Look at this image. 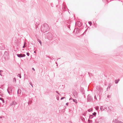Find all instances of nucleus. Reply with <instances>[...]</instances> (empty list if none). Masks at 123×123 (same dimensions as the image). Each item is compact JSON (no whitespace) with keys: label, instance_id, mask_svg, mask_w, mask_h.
I'll return each instance as SVG.
<instances>
[{"label":"nucleus","instance_id":"8fccbe9b","mask_svg":"<svg viewBox=\"0 0 123 123\" xmlns=\"http://www.w3.org/2000/svg\"><path fill=\"white\" fill-rule=\"evenodd\" d=\"M48 57H49V58H50V57H49V56H48Z\"/></svg>","mask_w":123,"mask_h":123},{"label":"nucleus","instance_id":"f704fd0d","mask_svg":"<svg viewBox=\"0 0 123 123\" xmlns=\"http://www.w3.org/2000/svg\"><path fill=\"white\" fill-rule=\"evenodd\" d=\"M94 25L95 26V27H97V24L96 23Z\"/></svg>","mask_w":123,"mask_h":123},{"label":"nucleus","instance_id":"5701e85b","mask_svg":"<svg viewBox=\"0 0 123 123\" xmlns=\"http://www.w3.org/2000/svg\"><path fill=\"white\" fill-rule=\"evenodd\" d=\"M92 111V110L91 109H88L87 110V111L89 112H90Z\"/></svg>","mask_w":123,"mask_h":123},{"label":"nucleus","instance_id":"cd10ccee","mask_svg":"<svg viewBox=\"0 0 123 123\" xmlns=\"http://www.w3.org/2000/svg\"><path fill=\"white\" fill-rule=\"evenodd\" d=\"M88 122L89 123L90 122H92V120H90L89 119H88Z\"/></svg>","mask_w":123,"mask_h":123},{"label":"nucleus","instance_id":"f8f14e48","mask_svg":"<svg viewBox=\"0 0 123 123\" xmlns=\"http://www.w3.org/2000/svg\"><path fill=\"white\" fill-rule=\"evenodd\" d=\"M21 90L20 89H18L17 91V94L18 96H20V95L21 93Z\"/></svg>","mask_w":123,"mask_h":123},{"label":"nucleus","instance_id":"0eeeda50","mask_svg":"<svg viewBox=\"0 0 123 123\" xmlns=\"http://www.w3.org/2000/svg\"><path fill=\"white\" fill-rule=\"evenodd\" d=\"M18 57L21 58L25 57V54H17L16 55Z\"/></svg>","mask_w":123,"mask_h":123},{"label":"nucleus","instance_id":"a211bd4d","mask_svg":"<svg viewBox=\"0 0 123 123\" xmlns=\"http://www.w3.org/2000/svg\"><path fill=\"white\" fill-rule=\"evenodd\" d=\"M94 117L92 115H90L89 116V118L92 119L93 117Z\"/></svg>","mask_w":123,"mask_h":123},{"label":"nucleus","instance_id":"a18cd8bd","mask_svg":"<svg viewBox=\"0 0 123 123\" xmlns=\"http://www.w3.org/2000/svg\"><path fill=\"white\" fill-rule=\"evenodd\" d=\"M34 53H36V51H34Z\"/></svg>","mask_w":123,"mask_h":123},{"label":"nucleus","instance_id":"9b49d317","mask_svg":"<svg viewBox=\"0 0 123 123\" xmlns=\"http://www.w3.org/2000/svg\"><path fill=\"white\" fill-rule=\"evenodd\" d=\"M73 95L74 97H75V98H77L78 96V93L77 92H76V91H74L73 92Z\"/></svg>","mask_w":123,"mask_h":123},{"label":"nucleus","instance_id":"f257e3e1","mask_svg":"<svg viewBox=\"0 0 123 123\" xmlns=\"http://www.w3.org/2000/svg\"><path fill=\"white\" fill-rule=\"evenodd\" d=\"M41 31L43 33L49 31V28L47 24H44L42 25L41 27Z\"/></svg>","mask_w":123,"mask_h":123},{"label":"nucleus","instance_id":"4468645a","mask_svg":"<svg viewBox=\"0 0 123 123\" xmlns=\"http://www.w3.org/2000/svg\"><path fill=\"white\" fill-rule=\"evenodd\" d=\"M78 25L79 26H80L82 25L81 22L80 21L78 22Z\"/></svg>","mask_w":123,"mask_h":123},{"label":"nucleus","instance_id":"412c9836","mask_svg":"<svg viewBox=\"0 0 123 123\" xmlns=\"http://www.w3.org/2000/svg\"><path fill=\"white\" fill-rule=\"evenodd\" d=\"M13 81L15 83H16V80L15 78H13Z\"/></svg>","mask_w":123,"mask_h":123},{"label":"nucleus","instance_id":"c85d7f7f","mask_svg":"<svg viewBox=\"0 0 123 123\" xmlns=\"http://www.w3.org/2000/svg\"><path fill=\"white\" fill-rule=\"evenodd\" d=\"M94 98L96 100H97V98L96 95H95L94 96Z\"/></svg>","mask_w":123,"mask_h":123},{"label":"nucleus","instance_id":"7ed1b4c3","mask_svg":"<svg viewBox=\"0 0 123 123\" xmlns=\"http://www.w3.org/2000/svg\"><path fill=\"white\" fill-rule=\"evenodd\" d=\"M105 119L104 117H99L96 120V121L99 122V123H102L103 122L105 121Z\"/></svg>","mask_w":123,"mask_h":123},{"label":"nucleus","instance_id":"bb28decb","mask_svg":"<svg viewBox=\"0 0 123 123\" xmlns=\"http://www.w3.org/2000/svg\"><path fill=\"white\" fill-rule=\"evenodd\" d=\"M6 98L8 99L9 101H10L11 99V98L10 97H7Z\"/></svg>","mask_w":123,"mask_h":123},{"label":"nucleus","instance_id":"473e14b6","mask_svg":"<svg viewBox=\"0 0 123 123\" xmlns=\"http://www.w3.org/2000/svg\"><path fill=\"white\" fill-rule=\"evenodd\" d=\"M56 93H58V94H59V95H60V93H58V91H56Z\"/></svg>","mask_w":123,"mask_h":123},{"label":"nucleus","instance_id":"dca6fc26","mask_svg":"<svg viewBox=\"0 0 123 123\" xmlns=\"http://www.w3.org/2000/svg\"><path fill=\"white\" fill-rule=\"evenodd\" d=\"M119 79L116 80L115 81V83L116 84H117L118 83L119 81Z\"/></svg>","mask_w":123,"mask_h":123},{"label":"nucleus","instance_id":"9d476101","mask_svg":"<svg viewBox=\"0 0 123 123\" xmlns=\"http://www.w3.org/2000/svg\"><path fill=\"white\" fill-rule=\"evenodd\" d=\"M7 90L8 93H9L10 95L11 93L12 92V88L11 87H10L8 88L7 89Z\"/></svg>","mask_w":123,"mask_h":123},{"label":"nucleus","instance_id":"c756f323","mask_svg":"<svg viewBox=\"0 0 123 123\" xmlns=\"http://www.w3.org/2000/svg\"><path fill=\"white\" fill-rule=\"evenodd\" d=\"M99 109V107L97 106L95 108V109L97 110L98 111Z\"/></svg>","mask_w":123,"mask_h":123},{"label":"nucleus","instance_id":"3c124183","mask_svg":"<svg viewBox=\"0 0 123 123\" xmlns=\"http://www.w3.org/2000/svg\"><path fill=\"white\" fill-rule=\"evenodd\" d=\"M68 12H69V10L68 9Z\"/></svg>","mask_w":123,"mask_h":123},{"label":"nucleus","instance_id":"1a4fd4ad","mask_svg":"<svg viewBox=\"0 0 123 123\" xmlns=\"http://www.w3.org/2000/svg\"><path fill=\"white\" fill-rule=\"evenodd\" d=\"M17 104V103L15 100L13 101L11 104H10V105L12 106L13 105H15Z\"/></svg>","mask_w":123,"mask_h":123},{"label":"nucleus","instance_id":"c9c22d12","mask_svg":"<svg viewBox=\"0 0 123 123\" xmlns=\"http://www.w3.org/2000/svg\"><path fill=\"white\" fill-rule=\"evenodd\" d=\"M68 104H69L68 103H66V105H67V106H68Z\"/></svg>","mask_w":123,"mask_h":123},{"label":"nucleus","instance_id":"a878e982","mask_svg":"<svg viewBox=\"0 0 123 123\" xmlns=\"http://www.w3.org/2000/svg\"><path fill=\"white\" fill-rule=\"evenodd\" d=\"M17 76L18 77H19L20 78H21V76L20 74H18V75H17Z\"/></svg>","mask_w":123,"mask_h":123},{"label":"nucleus","instance_id":"393cba45","mask_svg":"<svg viewBox=\"0 0 123 123\" xmlns=\"http://www.w3.org/2000/svg\"><path fill=\"white\" fill-rule=\"evenodd\" d=\"M89 24L90 25V26H91L92 25V23L91 21H89L88 22Z\"/></svg>","mask_w":123,"mask_h":123},{"label":"nucleus","instance_id":"4c0bfd02","mask_svg":"<svg viewBox=\"0 0 123 123\" xmlns=\"http://www.w3.org/2000/svg\"><path fill=\"white\" fill-rule=\"evenodd\" d=\"M32 70H33L34 71H35V69L34 68H32Z\"/></svg>","mask_w":123,"mask_h":123},{"label":"nucleus","instance_id":"7c9ffc66","mask_svg":"<svg viewBox=\"0 0 123 123\" xmlns=\"http://www.w3.org/2000/svg\"><path fill=\"white\" fill-rule=\"evenodd\" d=\"M26 55L28 56H29L30 55V53H29L28 52H27L26 53Z\"/></svg>","mask_w":123,"mask_h":123},{"label":"nucleus","instance_id":"72a5a7b5","mask_svg":"<svg viewBox=\"0 0 123 123\" xmlns=\"http://www.w3.org/2000/svg\"><path fill=\"white\" fill-rule=\"evenodd\" d=\"M87 112V111L86 112V113H85L84 114H83V115L84 116H86V113Z\"/></svg>","mask_w":123,"mask_h":123},{"label":"nucleus","instance_id":"58836bf2","mask_svg":"<svg viewBox=\"0 0 123 123\" xmlns=\"http://www.w3.org/2000/svg\"><path fill=\"white\" fill-rule=\"evenodd\" d=\"M110 86H108V87L107 88V89H108L109 88V89H110Z\"/></svg>","mask_w":123,"mask_h":123},{"label":"nucleus","instance_id":"f03ea898","mask_svg":"<svg viewBox=\"0 0 123 123\" xmlns=\"http://www.w3.org/2000/svg\"><path fill=\"white\" fill-rule=\"evenodd\" d=\"M47 36L49 40H51L55 38V35L54 34H52L50 32H49L47 34Z\"/></svg>","mask_w":123,"mask_h":123},{"label":"nucleus","instance_id":"ddd939ff","mask_svg":"<svg viewBox=\"0 0 123 123\" xmlns=\"http://www.w3.org/2000/svg\"><path fill=\"white\" fill-rule=\"evenodd\" d=\"M100 110L101 111H102L105 110V108H103V106H101L100 107Z\"/></svg>","mask_w":123,"mask_h":123},{"label":"nucleus","instance_id":"c03bdc74","mask_svg":"<svg viewBox=\"0 0 123 123\" xmlns=\"http://www.w3.org/2000/svg\"><path fill=\"white\" fill-rule=\"evenodd\" d=\"M25 47V46L24 45V46H23V48H24Z\"/></svg>","mask_w":123,"mask_h":123},{"label":"nucleus","instance_id":"49530a36","mask_svg":"<svg viewBox=\"0 0 123 123\" xmlns=\"http://www.w3.org/2000/svg\"><path fill=\"white\" fill-rule=\"evenodd\" d=\"M86 30L85 31V32H84V34L85 33V32H86Z\"/></svg>","mask_w":123,"mask_h":123},{"label":"nucleus","instance_id":"de8ad7c7","mask_svg":"<svg viewBox=\"0 0 123 123\" xmlns=\"http://www.w3.org/2000/svg\"><path fill=\"white\" fill-rule=\"evenodd\" d=\"M55 63L56 64H57V62H55Z\"/></svg>","mask_w":123,"mask_h":123},{"label":"nucleus","instance_id":"e433bc0d","mask_svg":"<svg viewBox=\"0 0 123 123\" xmlns=\"http://www.w3.org/2000/svg\"><path fill=\"white\" fill-rule=\"evenodd\" d=\"M3 72V71L2 70H0V73H0L1 72Z\"/></svg>","mask_w":123,"mask_h":123},{"label":"nucleus","instance_id":"09e8293b","mask_svg":"<svg viewBox=\"0 0 123 123\" xmlns=\"http://www.w3.org/2000/svg\"><path fill=\"white\" fill-rule=\"evenodd\" d=\"M60 58H58L57 60L58 59H60Z\"/></svg>","mask_w":123,"mask_h":123},{"label":"nucleus","instance_id":"f3484780","mask_svg":"<svg viewBox=\"0 0 123 123\" xmlns=\"http://www.w3.org/2000/svg\"><path fill=\"white\" fill-rule=\"evenodd\" d=\"M0 100H1L2 101L3 103H5L4 100L3 98H0Z\"/></svg>","mask_w":123,"mask_h":123},{"label":"nucleus","instance_id":"4be33fe9","mask_svg":"<svg viewBox=\"0 0 123 123\" xmlns=\"http://www.w3.org/2000/svg\"><path fill=\"white\" fill-rule=\"evenodd\" d=\"M81 119L82 121H85V119L83 117H81Z\"/></svg>","mask_w":123,"mask_h":123},{"label":"nucleus","instance_id":"2eb2a0df","mask_svg":"<svg viewBox=\"0 0 123 123\" xmlns=\"http://www.w3.org/2000/svg\"><path fill=\"white\" fill-rule=\"evenodd\" d=\"M37 41L40 43L41 45V46L42 45V43L41 41L39 39H38Z\"/></svg>","mask_w":123,"mask_h":123},{"label":"nucleus","instance_id":"79ce46f5","mask_svg":"<svg viewBox=\"0 0 123 123\" xmlns=\"http://www.w3.org/2000/svg\"><path fill=\"white\" fill-rule=\"evenodd\" d=\"M0 75H1V76H2V74H1V73H0Z\"/></svg>","mask_w":123,"mask_h":123},{"label":"nucleus","instance_id":"37998d69","mask_svg":"<svg viewBox=\"0 0 123 123\" xmlns=\"http://www.w3.org/2000/svg\"><path fill=\"white\" fill-rule=\"evenodd\" d=\"M73 99L72 98H70V99L69 100H70V99Z\"/></svg>","mask_w":123,"mask_h":123},{"label":"nucleus","instance_id":"a19ab883","mask_svg":"<svg viewBox=\"0 0 123 123\" xmlns=\"http://www.w3.org/2000/svg\"><path fill=\"white\" fill-rule=\"evenodd\" d=\"M5 49L4 48V47H3V48H2L1 49Z\"/></svg>","mask_w":123,"mask_h":123},{"label":"nucleus","instance_id":"ea45409f","mask_svg":"<svg viewBox=\"0 0 123 123\" xmlns=\"http://www.w3.org/2000/svg\"><path fill=\"white\" fill-rule=\"evenodd\" d=\"M110 96V95H107V97L108 98H109V97Z\"/></svg>","mask_w":123,"mask_h":123},{"label":"nucleus","instance_id":"aec40b11","mask_svg":"<svg viewBox=\"0 0 123 123\" xmlns=\"http://www.w3.org/2000/svg\"><path fill=\"white\" fill-rule=\"evenodd\" d=\"M73 101L75 102V103L77 104V100L76 99H73Z\"/></svg>","mask_w":123,"mask_h":123},{"label":"nucleus","instance_id":"6ab92c4d","mask_svg":"<svg viewBox=\"0 0 123 123\" xmlns=\"http://www.w3.org/2000/svg\"><path fill=\"white\" fill-rule=\"evenodd\" d=\"M97 113L95 112H94L93 113H92V115H94L95 117L96 116V115Z\"/></svg>","mask_w":123,"mask_h":123},{"label":"nucleus","instance_id":"6e6552de","mask_svg":"<svg viewBox=\"0 0 123 123\" xmlns=\"http://www.w3.org/2000/svg\"><path fill=\"white\" fill-rule=\"evenodd\" d=\"M80 31V30L79 29L77 28H75L74 29V33H75V34H78L79 33Z\"/></svg>","mask_w":123,"mask_h":123},{"label":"nucleus","instance_id":"423d86ee","mask_svg":"<svg viewBox=\"0 0 123 123\" xmlns=\"http://www.w3.org/2000/svg\"><path fill=\"white\" fill-rule=\"evenodd\" d=\"M112 123H123V122L119 121L117 119H114L112 121Z\"/></svg>","mask_w":123,"mask_h":123},{"label":"nucleus","instance_id":"20e7f679","mask_svg":"<svg viewBox=\"0 0 123 123\" xmlns=\"http://www.w3.org/2000/svg\"><path fill=\"white\" fill-rule=\"evenodd\" d=\"M93 101V98L92 97L90 94H89L87 97V101L89 102H92Z\"/></svg>","mask_w":123,"mask_h":123},{"label":"nucleus","instance_id":"b1692460","mask_svg":"<svg viewBox=\"0 0 123 123\" xmlns=\"http://www.w3.org/2000/svg\"><path fill=\"white\" fill-rule=\"evenodd\" d=\"M29 84L32 87H33V84L31 82H30L29 83Z\"/></svg>","mask_w":123,"mask_h":123},{"label":"nucleus","instance_id":"39448f33","mask_svg":"<svg viewBox=\"0 0 123 123\" xmlns=\"http://www.w3.org/2000/svg\"><path fill=\"white\" fill-rule=\"evenodd\" d=\"M97 90L98 92L100 94L103 91V90L101 87L99 86H97L96 87Z\"/></svg>","mask_w":123,"mask_h":123},{"label":"nucleus","instance_id":"2f4dec72","mask_svg":"<svg viewBox=\"0 0 123 123\" xmlns=\"http://www.w3.org/2000/svg\"><path fill=\"white\" fill-rule=\"evenodd\" d=\"M65 97H62L61 98V100H62L63 99L65 98Z\"/></svg>","mask_w":123,"mask_h":123}]
</instances>
